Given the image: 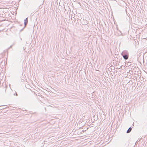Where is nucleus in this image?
I'll list each match as a JSON object with an SVG mask.
<instances>
[{"label": "nucleus", "instance_id": "1", "mask_svg": "<svg viewBox=\"0 0 147 147\" xmlns=\"http://www.w3.org/2000/svg\"><path fill=\"white\" fill-rule=\"evenodd\" d=\"M131 129H132V128L131 127H129L128 129V130L127 131V133H129V132H130L131 131Z\"/></svg>", "mask_w": 147, "mask_h": 147}, {"label": "nucleus", "instance_id": "2", "mask_svg": "<svg viewBox=\"0 0 147 147\" xmlns=\"http://www.w3.org/2000/svg\"><path fill=\"white\" fill-rule=\"evenodd\" d=\"M123 57L125 59H127L128 58V56L127 55H125L123 56Z\"/></svg>", "mask_w": 147, "mask_h": 147}, {"label": "nucleus", "instance_id": "3", "mask_svg": "<svg viewBox=\"0 0 147 147\" xmlns=\"http://www.w3.org/2000/svg\"><path fill=\"white\" fill-rule=\"evenodd\" d=\"M28 23L27 18L26 20H24V23L25 25L26 26Z\"/></svg>", "mask_w": 147, "mask_h": 147}]
</instances>
